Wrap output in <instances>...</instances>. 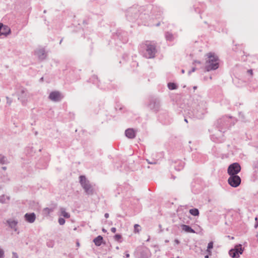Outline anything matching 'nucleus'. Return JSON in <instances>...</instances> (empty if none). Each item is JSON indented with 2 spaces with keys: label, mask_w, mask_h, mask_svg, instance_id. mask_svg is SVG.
<instances>
[{
  "label": "nucleus",
  "mask_w": 258,
  "mask_h": 258,
  "mask_svg": "<svg viewBox=\"0 0 258 258\" xmlns=\"http://www.w3.org/2000/svg\"><path fill=\"white\" fill-rule=\"evenodd\" d=\"M157 7H152V6H136L130 8L126 12V17L130 22H135L138 19L145 21L149 18V13L155 14Z\"/></svg>",
  "instance_id": "nucleus-1"
},
{
  "label": "nucleus",
  "mask_w": 258,
  "mask_h": 258,
  "mask_svg": "<svg viewBox=\"0 0 258 258\" xmlns=\"http://www.w3.org/2000/svg\"><path fill=\"white\" fill-rule=\"evenodd\" d=\"M207 103L201 97L194 98L189 109L185 110L189 117L193 119H203L207 113Z\"/></svg>",
  "instance_id": "nucleus-2"
},
{
  "label": "nucleus",
  "mask_w": 258,
  "mask_h": 258,
  "mask_svg": "<svg viewBox=\"0 0 258 258\" xmlns=\"http://www.w3.org/2000/svg\"><path fill=\"white\" fill-rule=\"evenodd\" d=\"M230 118L227 116H223L216 121L215 125L218 128L220 135L213 134L211 135V139L213 142H222L224 140L223 137L221 138L220 136H223V133L225 132L226 129L228 128Z\"/></svg>",
  "instance_id": "nucleus-3"
},
{
  "label": "nucleus",
  "mask_w": 258,
  "mask_h": 258,
  "mask_svg": "<svg viewBox=\"0 0 258 258\" xmlns=\"http://www.w3.org/2000/svg\"><path fill=\"white\" fill-rule=\"evenodd\" d=\"M144 50L143 56L148 59L153 58L157 52L156 43L152 41H146L142 44Z\"/></svg>",
  "instance_id": "nucleus-4"
},
{
  "label": "nucleus",
  "mask_w": 258,
  "mask_h": 258,
  "mask_svg": "<svg viewBox=\"0 0 258 258\" xmlns=\"http://www.w3.org/2000/svg\"><path fill=\"white\" fill-rule=\"evenodd\" d=\"M208 59L206 60L205 70L207 72L216 70L219 67L218 57L214 53L209 52L207 54Z\"/></svg>",
  "instance_id": "nucleus-5"
},
{
  "label": "nucleus",
  "mask_w": 258,
  "mask_h": 258,
  "mask_svg": "<svg viewBox=\"0 0 258 258\" xmlns=\"http://www.w3.org/2000/svg\"><path fill=\"white\" fill-rule=\"evenodd\" d=\"M160 106V100L158 97L155 96L149 97L147 106L151 110L157 113L159 111Z\"/></svg>",
  "instance_id": "nucleus-6"
},
{
  "label": "nucleus",
  "mask_w": 258,
  "mask_h": 258,
  "mask_svg": "<svg viewBox=\"0 0 258 258\" xmlns=\"http://www.w3.org/2000/svg\"><path fill=\"white\" fill-rule=\"evenodd\" d=\"M244 250V248L240 244L236 245L233 248L229 251V254L232 258H238Z\"/></svg>",
  "instance_id": "nucleus-7"
},
{
  "label": "nucleus",
  "mask_w": 258,
  "mask_h": 258,
  "mask_svg": "<svg viewBox=\"0 0 258 258\" xmlns=\"http://www.w3.org/2000/svg\"><path fill=\"white\" fill-rule=\"evenodd\" d=\"M241 166L239 163L234 162L230 164L227 169L229 175H237L241 171Z\"/></svg>",
  "instance_id": "nucleus-8"
},
{
  "label": "nucleus",
  "mask_w": 258,
  "mask_h": 258,
  "mask_svg": "<svg viewBox=\"0 0 258 258\" xmlns=\"http://www.w3.org/2000/svg\"><path fill=\"white\" fill-rule=\"evenodd\" d=\"M229 177L228 179V184L233 187H238L241 181V178L238 175H229Z\"/></svg>",
  "instance_id": "nucleus-9"
},
{
  "label": "nucleus",
  "mask_w": 258,
  "mask_h": 258,
  "mask_svg": "<svg viewBox=\"0 0 258 258\" xmlns=\"http://www.w3.org/2000/svg\"><path fill=\"white\" fill-rule=\"evenodd\" d=\"M113 37L115 39L117 38L119 39L123 43H125L128 41L127 32L122 30H117L115 34L113 35Z\"/></svg>",
  "instance_id": "nucleus-10"
},
{
  "label": "nucleus",
  "mask_w": 258,
  "mask_h": 258,
  "mask_svg": "<svg viewBox=\"0 0 258 258\" xmlns=\"http://www.w3.org/2000/svg\"><path fill=\"white\" fill-rule=\"evenodd\" d=\"M48 98L53 102H59L63 98V96L58 91H53L50 93Z\"/></svg>",
  "instance_id": "nucleus-11"
},
{
  "label": "nucleus",
  "mask_w": 258,
  "mask_h": 258,
  "mask_svg": "<svg viewBox=\"0 0 258 258\" xmlns=\"http://www.w3.org/2000/svg\"><path fill=\"white\" fill-rule=\"evenodd\" d=\"M169 161H170L171 166L173 167V168L176 171H180L182 170L184 166V163L181 160H170Z\"/></svg>",
  "instance_id": "nucleus-12"
},
{
  "label": "nucleus",
  "mask_w": 258,
  "mask_h": 258,
  "mask_svg": "<svg viewBox=\"0 0 258 258\" xmlns=\"http://www.w3.org/2000/svg\"><path fill=\"white\" fill-rule=\"evenodd\" d=\"M11 29L8 26L0 23V36L2 35L7 36L11 33Z\"/></svg>",
  "instance_id": "nucleus-13"
},
{
  "label": "nucleus",
  "mask_w": 258,
  "mask_h": 258,
  "mask_svg": "<svg viewBox=\"0 0 258 258\" xmlns=\"http://www.w3.org/2000/svg\"><path fill=\"white\" fill-rule=\"evenodd\" d=\"M24 218L27 222L32 223L36 219V215L34 213H27L25 214Z\"/></svg>",
  "instance_id": "nucleus-14"
},
{
  "label": "nucleus",
  "mask_w": 258,
  "mask_h": 258,
  "mask_svg": "<svg viewBox=\"0 0 258 258\" xmlns=\"http://www.w3.org/2000/svg\"><path fill=\"white\" fill-rule=\"evenodd\" d=\"M82 187L84 189L86 195L90 196L94 194V190L90 182L87 184H84Z\"/></svg>",
  "instance_id": "nucleus-15"
},
{
  "label": "nucleus",
  "mask_w": 258,
  "mask_h": 258,
  "mask_svg": "<svg viewBox=\"0 0 258 258\" xmlns=\"http://www.w3.org/2000/svg\"><path fill=\"white\" fill-rule=\"evenodd\" d=\"M82 187L84 189L86 195L90 196L94 194V190L90 182L87 184H84Z\"/></svg>",
  "instance_id": "nucleus-16"
},
{
  "label": "nucleus",
  "mask_w": 258,
  "mask_h": 258,
  "mask_svg": "<svg viewBox=\"0 0 258 258\" xmlns=\"http://www.w3.org/2000/svg\"><path fill=\"white\" fill-rule=\"evenodd\" d=\"M7 223L10 228L13 229L15 231H17V226L18 223L17 220H13L12 219H9L7 220Z\"/></svg>",
  "instance_id": "nucleus-17"
},
{
  "label": "nucleus",
  "mask_w": 258,
  "mask_h": 258,
  "mask_svg": "<svg viewBox=\"0 0 258 258\" xmlns=\"http://www.w3.org/2000/svg\"><path fill=\"white\" fill-rule=\"evenodd\" d=\"M35 55H36L39 59L41 60H44L46 57V53L44 49H39L35 51Z\"/></svg>",
  "instance_id": "nucleus-18"
},
{
  "label": "nucleus",
  "mask_w": 258,
  "mask_h": 258,
  "mask_svg": "<svg viewBox=\"0 0 258 258\" xmlns=\"http://www.w3.org/2000/svg\"><path fill=\"white\" fill-rule=\"evenodd\" d=\"M125 135L129 139H134L136 137L135 131L133 128H127L125 131Z\"/></svg>",
  "instance_id": "nucleus-19"
},
{
  "label": "nucleus",
  "mask_w": 258,
  "mask_h": 258,
  "mask_svg": "<svg viewBox=\"0 0 258 258\" xmlns=\"http://www.w3.org/2000/svg\"><path fill=\"white\" fill-rule=\"evenodd\" d=\"M181 227L182 230L186 232L194 233H195V231L190 226L182 224L181 225Z\"/></svg>",
  "instance_id": "nucleus-20"
},
{
  "label": "nucleus",
  "mask_w": 258,
  "mask_h": 258,
  "mask_svg": "<svg viewBox=\"0 0 258 258\" xmlns=\"http://www.w3.org/2000/svg\"><path fill=\"white\" fill-rule=\"evenodd\" d=\"M103 241V238L101 235H98L93 239V242L97 246H100Z\"/></svg>",
  "instance_id": "nucleus-21"
},
{
  "label": "nucleus",
  "mask_w": 258,
  "mask_h": 258,
  "mask_svg": "<svg viewBox=\"0 0 258 258\" xmlns=\"http://www.w3.org/2000/svg\"><path fill=\"white\" fill-rule=\"evenodd\" d=\"M165 37L166 40L168 41L172 42L175 39L174 35L171 32L167 31L165 33Z\"/></svg>",
  "instance_id": "nucleus-22"
},
{
  "label": "nucleus",
  "mask_w": 258,
  "mask_h": 258,
  "mask_svg": "<svg viewBox=\"0 0 258 258\" xmlns=\"http://www.w3.org/2000/svg\"><path fill=\"white\" fill-rule=\"evenodd\" d=\"M79 179H80V183L82 187L84 186V184H88L89 182V181L87 179L86 176L85 175H80L79 176Z\"/></svg>",
  "instance_id": "nucleus-23"
},
{
  "label": "nucleus",
  "mask_w": 258,
  "mask_h": 258,
  "mask_svg": "<svg viewBox=\"0 0 258 258\" xmlns=\"http://www.w3.org/2000/svg\"><path fill=\"white\" fill-rule=\"evenodd\" d=\"M179 219L182 222L186 224H188L189 222V220H190L189 216L187 215L186 214H184L183 216H179Z\"/></svg>",
  "instance_id": "nucleus-24"
},
{
  "label": "nucleus",
  "mask_w": 258,
  "mask_h": 258,
  "mask_svg": "<svg viewBox=\"0 0 258 258\" xmlns=\"http://www.w3.org/2000/svg\"><path fill=\"white\" fill-rule=\"evenodd\" d=\"M139 258H149V250L147 249L142 250Z\"/></svg>",
  "instance_id": "nucleus-25"
},
{
  "label": "nucleus",
  "mask_w": 258,
  "mask_h": 258,
  "mask_svg": "<svg viewBox=\"0 0 258 258\" xmlns=\"http://www.w3.org/2000/svg\"><path fill=\"white\" fill-rule=\"evenodd\" d=\"M60 215L63 216L65 218H69L70 217V214L66 211V209L63 208H61L60 209Z\"/></svg>",
  "instance_id": "nucleus-26"
},
{
  "label": "nucleus",
  "mask_w": 258,
  "mask_h": 258,
  "mask_svg": "<svg viewBox=\"0 0 258 258\" xmlns=\"http://www.w3.org/2000/svg\"><path fill=\"white\" fill-rule=\"evenodd\" d=\"M189 213L194 216H198L200 214L199 210L197 208L191 209L189 211Z\"/></svg>",
  "instance_id": "nucleus-27"
},
{
  "label": "nucleus",
  "mask_w": 258,
  "mask_h": 258,
  "mask_svg": "<svg viewBox=\"0 0 258 258\" xmlns=\"http://www.w3.org/2000/svg\"><path fill=\"white\" fill-rule=\"evenodd\" d=\"M167 86L168 89L171 90H175L178 88L177 84L173 82L168 83L167 84Z\"/></svg>",
  "instance_id": "nucleus-28"
},
{
  "label": "nucleus",
  "mask_w": 258,
  "mask_h": 258,
  "mask_svg": "<svg viewBox=\"0 0 258 258\" xmlns=\"http://www.w3.org/2000/svg\"><path fill=\"white\" fill-rule=\"evenodd\" d=\"M8 163L7 158L4 155L0 154V163L1 164H7Z\"/></svg>",
  "instance_id": "nucleus-29"
},
{
  "label": "nucleus",
  "mask_w": 258,
  "mask_h": 258,
  "mask_svg": "<svg viewBox=\"0 0 258 258\" xmlns=\"http://www.w3.org/2000/svg\"><path fill=\"white\" fill-rule=\"evenodd\" d=\"M54 208H45L43 210V212L44 214H45L46 216H48L50 214L51 212H52L54 211Z\"/></svg>",
  "instance_id": "nucleus-30"
},
{
  "label": "nucleus",
  "mask_w": 258,
  "mask_h": 258,
  "mask_svg": "<svg viewBox=\"0 0 258 258\" xmlns=\"http://www.w3.org/2000/svg\"><path fill=\"white\" fill-rule=\"evenodd\" d=\"M90 82H92L93 84H97L98 78L97 76L93 75L91 78L89 79V81Z\"/></svg>",
  "instance_id": "nucleus-31"
},
{
  "label": "nucleus",
  "mask_w": 258,
  "mask_h": 258,
  "mask_svg": "<svg viewBox=\"0 0 258 258\" xmlns=\"http://www.w3.org/2000/svg\"><path fill=\"white\" fill-rule=\"evenodd\" d=\"M213 247V242L210 241L208 244L207 250V251L210 253V254H211V249H212Z\"/></svg>",
  "instance_id": "nucleus-32"
},
{
  "label": "nucleus",
  "mask_w": 258,
  "mask_h": 258,
  "mask_svg": "<svg viewBox=\"0 0 258 258\" xmlns=\"http://www.w3.org/2000/svg\"><path fill=\"white\" fill-rule=\"evenodd\" d=\"M141 230V226L139 224H136L134 225V232L139 233Z\"/></svg>",
  "instance_id": "nucleus-33"
},
{
  "label": "nucleus",
  "mask_w": 258,
  "mask_h": 258,
  "mask_svg": "<svg viewBox=\"0 0 258 258\" xmlns=\"http://www.w3.org/2000/svg\"><path fill=\"white\" fill-rule=\"evenodd\" d=\"M114 239L118 242H121L122 236L120 234H116L114 236Z\"/></svg>",
  "instance_id": "nucleus-34"
},
{
  "label": "nucleus",
  "mask_w": 258,
  "mask_h": 258,
  "mask_svg": "<svg viewBox=\"0 0 258 258\" xmlns=\"http://www.w3.org/2000/svg\"><path fill=\"white\" fill-rule=\"evenodd\" d=\"M58 223L59 224V225H63L64 224L65 222H66V220L64 218H61V217H60L58 218Z\"/></svg>",
  "instance_id": "nucleus-35"
},
{
  "label": "nucleus",
  "mask_w": 258,
  "mask_h": 258,
  "mask_svg": "<svg viewBox=\"0 0 258 258\" xmlns=\"http://www.w3.org/2000/svg\"><path fill=\"white\" fill-rule=\"evenodd\" d=\"M6 199L5 196L4 195L0 196V203H2V204L6 203Z\"/></svg>",
  "instance_id": "nucleus-36"
},
{
  "label": "nucleus",
  "mask_w": 258,
  "mask_h": 258,
  "mask_svg": "<svg viewBox=\"0 0 258 258\" xmlns=\"http://www.w3.org/2000/svg\"><path fill=\"white\" fill-rule=\"evenodd\" d=\"M26 90L25 88L21 89L20 91L21 95L22 96H24L25 93H26Z\"/></svg>",
  "instance_id": "nucleus-37"
},
{
  "label": "nucleus",
  "mask_w": 258,
  "mask_h": 258,
  "mask_svg": "<svg viewBox=\"0 0 258 258\" xmlns=\"http://www.w3.org/2000/svg\"><path fill=\"white\" fill-rule=\"evenodd\" d=\"M4 251L3 249L0 248V258H4Z\"/></svg>",
  "instance_id": "nucleus-38"
},
{
  "label": "nucleus",
  "mask_w": 258,
  "mask_h": 258,
  "mask_svg": "<svg viewBox=\"0 0 258 258\" xmlns=\"http://www.w3.org/2000/svg\"><path fill=\"white\" fill-rule=\"evenodd\" d=\"M12 258H18V255L17 253L15 252H13Z\"/></svg>",
  "instance_id": "nucleus-39"
},
{
  "label": "nucleus",
  "mask_w": 258,
  "mask_h": 258,
  "mask_svg": "<svg viewBox=\"0 0 258 258\" xmlns=\"http://www.w3.org/2000/svg\"><path fill=\"white\" fill-rule=\"evenodd\" d=\"M196 70V68L195 67H193L191 70H190L188 72V75H190V74L192 72H194Z\"/></svg>",
  "instance_id": "nucleus-40"
},
{
  "label": "nucleus",
  "mask_w": 258,
  "mask_h": 258,
  "mask_svg": "<svg viewBox=\"0 0 258 258\" xmlns=\"http://www.w3.org/2000/svg\"><path fill=\"white\" fill-rule=\"evenodd\" d=\"M147 161L150 164H155L156 162L155 161H150L148 159H147Z\"/></svg>",
  "instance_id": "nucleus-41"
},
{
  "label": "nucleus",
  "mask_w": 258,
  "mask_h": 258,
  "mask_svg": "<svg viewBox=\"0 0 258 258\" xmlns=\"http://www.w3.org/2000/svg\"><path fill=\"white\" fill-rule=\"evenodd\" d=\"M196 63L201 64V62L199 60H196L193 62V64H195Z\"/></svg>",
  "instance_id": "nucleus-42"
},
{
  "label": "nucleus",
  "mask_w": 258,
  "mask_h": 258,
  "mask_svg": "<svg viewBox=\"0 0 258 258\" xmlns=\"http://www.w3.org/2000/svg\"><path fill=\"white\" fill-rule=\"evenodd\" d=\"M111 231L112 232V233H115L116 231V228L115 227H112L111 228Z\"/></svg>",
  "instance_id": "nucleus-43"
},
{
  "label": "nucleus",
  "mask_w": 258,
  "mask_h": 258,
  "mask_svg": "<svg viewBox=\"0 0 258 258\" xmlns=\"http://www.w3.org/2000/svg\"><path fill=\"white\" fill-rule=\"evenodd\" d=\"M130 254L128 253V251H125V257L126 258H129L130 257Z\"/></svg>",
  "instance_id": "nucleus-44"
},
{
  "label": "nucleus",
  "mask_w": 258,
  "mask_h": 258,
  "mask_svg": "<svg viewBox=\"0 0 258 258\" xmlns=\"http://www.w3.org/2000/svg\"><path fill=\"white\" fill-rule=\"evenodd\" d=\"M247 73H248V74H249L251 76H252V74H253L252 70H251V69L248 70L247 71Z\"/></svg>",
  "instance_id": "nucleus-45"
},
{
  "label": "nucleus",
  "mask_w": 258,
  "mask_h": 258,
  "mask_svg": "<svg viewBox=\"0 0 258 258\" xmlns=\"http://www.w3.org/2000/svg\"><path fill=\"white\" fill-rule=\"evenodd\" d=\"M47 245L49 247H53V244L51 243L47 242Z\"/></svg>",
  "instance_id": "nucleus-46"
},
{
  "label": "nucleus",
  "mask_w": 258,
  "mask_h": 258,
  "mask_svg": "<svg viewBox=\"0 0 258 258\" xmlns=\"http://www.w3.org/2000/svg\"><path fill=\"white\" fill-rule=\"evenodd\" d=\"M174 242H175V243L176 244H179V243H180V241H179V240H178L177 239H175L174 240Z\"/></svg>",
  "instance_id": "nucleus-47"
},
{
  "label": "nucleus",
  "mask_w": 258,
  "mask_h": 258,
  "mask_svg": "<svg viewBox=\"0 0 258 258\" xmlns=\"http://www.w3.org/2000/svg\"><path fill=\"white\" fill-rule=\"evenodd\" d=\"M254 228H257L258 227V222H255L254 225Z\"/></svg>",
  "instance_id": "nucleus-48"
},
{
  "label": "nucleus",
  "mask_w": 258,
  "mask_h": 258,
  "mask_svg": "<svg viewBox=\"0 0 258 258\" xmlns=\"http://www.w3.org/2000/svg\"><path fill=\"white\" fill-rule=\"evenodd\" d=\"M104 217L106 218H108L109 217V214L108 213H105V215H104Z\"/></svg>",
  "instance_id": "nucleus-49"
},
{
  "label": "nucleus",
  "mask_w": 258,
  "mask_h": 258,
  "mask_svg": "<svg viewBox=\"0 0 258 258\" xmlns=\"http://www.w3.org/2000/svg\"><path fill=\"white\" fill-rule=\"evenodd\" d=\"M102 230L103 232H105V233L107 232V230L104 228H102Z\"/></svg>",
  "instance_id": "nucleus-50"
},
{
  "label": "nucleus",
  "mask_w": 258,
  "mask_h": 258,
  "mask_svg": "<svg viewBox=\"0 0 258 258\" xmlns=\"http://www.w3.org/2000/svg\"><path fill=\"white\" fill-rule=\"evenodd\" d=\"M2 169H3V170H6L7 167H6V166H4V167H2Z\"/></svg>",
  "instance_id": "nucleus-51"
},
{
  "label": "nucleus",
  "mask_w": 258,
  "mask_h": 258,
  "mask_svg": "<svg viewBox=\"0 0 258 258\" xmlns=\"http://www.w3.org/2000/svg\"><path fill=\"white\" fill-rule=\"evenodd\" d=\"M184 121L186 122H188V120H187V119L186 118H184Z\"/></svg>",
  "instance_id": "nucleus-52"
},
{
  "label": "nucleus",
  "mask_w": 258,
  "mask_h": 258,
  "mask_svg": "<svg viewBox=\"0 0 258 258\" xmlns=\"http://www.w3.org/2000/svg\"><path fill=\"white\" fill-rule=\"evenodd\" d=\"M255 222H258V219L257 217L255 218Z\"/></svg>",
  "instance_id": "nucleus-53"
},
{
  "label": "nucleus",
  "mask_w": 258,
  "mask_h": 258,
  "mask_svg": "<svg viewBox=\"0 0 258 258\" xmlns=\"http://www.w3.org/2000/svg\"><path fill=\"white\" fill-rule=\"evenodd\" d=\"M205 258H209V255L207 254L205 256Z\"/></svg>",
  "instance_id": "nucleus-54"
},
{
  "label": "nucleus",
  "mask_w": 258,
  "mask_h": 258,
  "mask_svg": "<svg viewBox=\"0 0 258 258\" xmlns=\"http://www.w3.org/2000/svg\"><path fill=\"white\" fill-rule=\"evenodd\" d=\"M184 72H185V71H184V70H183V69H182V70H181V73H182V74H184Z\"/></svg>",
  "instance_id": "nucleus-55"
},
{
  "label": "nucleus",
  "mask_w": 258,
  "mask_h": 258,
  "mask_svg": "<svg viewBox=\"0 0 258 258\" xmlns=\"http://www.w3.org/2000/svg\"><path fill=\"white\" fill-rule=\"evenodd\" d=\"M159 25H160V23H158L156 24V26H159Z\"/></svg>",
  "instance_id": "nucleus-56"
},
{
  "label": "nucleus",
  "mask_w": 258,
  "mask_h": 258,
  "mask_svg": "<svg viewBox=\"0 0 258 258\" xmlns=\"http://www.w3.org/2000/svg\"><path fill=\"white\" fill-rule=\"evenodd\" d=\"M77 246H80V243L78 242L77 243Z\"/></svg>",
  "instance_id": "nucleus-57"
},
{
  "label": "nucleus",
  "mask_w": 258,
  "mask_h": 258,
  "mask_svg": "<svg viewBox=\"0 0 258 258\" xmlns=\"http://www.w3.org/2000/svg\"><path fill=\"white\" fill-rule=\"evenodd\" d=\"M62 40H63V39H62V38L60 40V42H59V44H60L61 43V42H62Z\"/></svg>",
  "instance_id": "nucleus-58"
},
{
  "label": "nucleus",
  "mask_w": 258,
  "mask_h": 258,
  "mask_svg": "<svg viewBox=\"0 0 258 258\" xmlns=\"http://www.w3.org/2000/svg\"><path fill=\"white\" fill-rule=\"evenodd\" d=\"M40 80L41 81H43V77L41 78V79H40Z\"/></svg>",
  "instance_id": "nucleus-59"
},
{
  "label": "nucleus",
  "mask_w": 258,
  "mask_h": 258,
  "mask_svg": "<svg viewBox=\"0 0 258 258\" xmlns=\"http://www.w3.org/2000/svg\"><path fill=\"white\" fill-rule=\"evenodd\" d=\"M116 249H119V247H118V246H116Z\"/></svg>",
  "instance_id": "nucleus-60"
},
{
  "label": "nucleus",
  "mask_w": 258,
  "mask_h": 258,
  "mask_svg": "<svg viewBox=\"0 0 258 258\" xmlns=\"http://www.w3.org/2000/svg\"><path fill=\"white\" fill-rule=\"evenodd\" d=\"M197 86H195V87H194V89H197Z\"/></svg>",
  "instance_id": "nucleus-61"
},
{
  "label": "nucleus",
  "mask_w": 258,
  "mask_h": 258,
  "mask_svg": "<svg viewBox=\"0 0 258 258\" xmlns=\"http://www.w3.org/2000/svg\"><path fill=\"white\" fill-rule=\"evenodd\" d=\"M46 12V10H44V12H43L44 13H45Z\"/></svg>",
  "instance_id": "nucleus-62"
},
{
  "label": "nucleus",
  "mask_w": 258,
  "mask_h": 258,
  "mask_svg": "<svg viewBox=\"0 0 258 258\" xmlns=\"http://www.w3.org/2000/svg\"><path fill=\"white\" fill-rule=\"evenodd\" d=\"M7 199L8 200H9V197H7Z\"/></svg>",
  "instance_id": "nucleus-63"
},
{
  "label": "nucleus",
  "mask_w": 258,
  "mask_h": 258,
  "mask_svg": "<svg viewBox=\"0 0 258 258\" xmlns=\"http://www.w3.org/2000/svg\"><path fill=\"white\" fill-rule=\"evenodd\" d=\"M159 12H160L161 8H159Z\"/></svg>",
  "instance_id": "nucleus-64"
}]
</instances>
